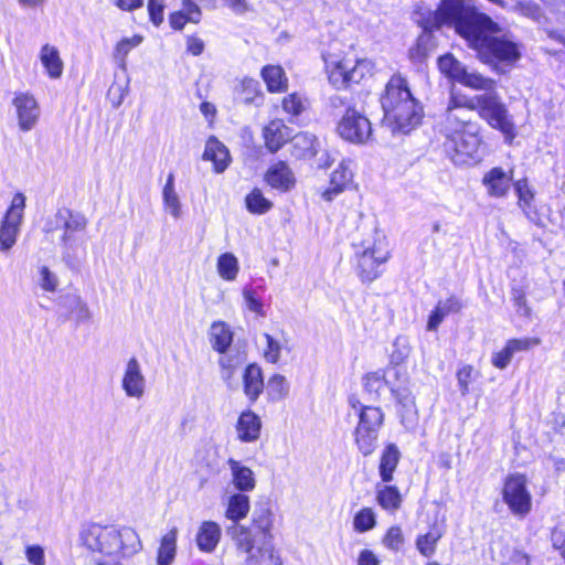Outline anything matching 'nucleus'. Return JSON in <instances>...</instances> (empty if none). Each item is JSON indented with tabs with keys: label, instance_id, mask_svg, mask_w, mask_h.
Segmentation results:
<instances>
[{
	"label": "nucleus",
	"instance_id": "603ef678",
	"mask_svg": "<svg viewBox=\"0 0 565 565\" xmlns=\"http://www.w3.org/2000/svg\"><path fill=\"white\" fill-rule=\"evenodd\" d=\"M252 524L263 533V541H271L273 514L269 509L262 510L254 516Z\"/></svg>",
	"mask_w": 565,
	"mask_h": 565
},
{
	"label": "nucleus",
	"instance_id": "13d9d810",
	"mask_svg": "<svg viewBox=\"0 0 565 565\" xmlns=\"http://www.w3.org/2000/svg\"><path fill=\"white\" fill-rule=\"evenodd\" d=\"M508 340L512 344L515 353L530 351L542 343V340L539 337L510 338Z\"/></svg>",
	"mask_w": 565,
	"mask_h": 565
},
{
	"label": "nucleus",
	"instance_id": "7c9ffc66",
	"mask_svg": "<svg viewBox=\"0 0 565 565\" xmlns=\"http://www.w3.org/2000/svg\"><path fill=\"white\" fill-rule=\"evenodd\" d=\"M178 534V527L173 526L160 537L156 555L157 565H171L174 562Z\"/></svg>",
	"mask_w": 565,
	"mask_h": 565
},
{
	"label": "nucleus",
	"instance_id": "c9c22d12",
	"mask_svg": "<svg viewBox=\"0 0 565 565\" xmlns=\"http://www.w3.org/2000/svg\"><path fill=\"white\" fill-rule=\"evenodd\" d=\"M379 434L380 431L375 430H365L362 428H354L353 430V440L354 445L356 446L359 452L363 457H369L377 448V441H379Z\"/></svg>",
	"mask_w": 565,
	"mask_h": 565
},
{
	"label": "nucleus",
	"instance_id": "2f4dec72",
	"mask_svg": "<svg viewBox=\"0 0 565 565\" xmlns=\"http://www.w3.org/2000/svg\"><path fill=\"white\" fill-rule=\"evenodd\" d=\"M280 107L289 122H295L307 109V98L298 92L286 94L280 100Z\"/></svg>",
	"mask_w": 565,
	"mask_h": 565
},
{
	"label": "nucleus",
	"instance_id": "8fccbe9b",
	"mask_svg": "<svg viewBox=\"0 0 565 565\" xmlns=\"http://www.w3.org/2000/svg\"><path fill=\"white\" fill-rule=\"evenodd\" d=\"M511 300L519 315L526 319L532 318L533 311L527 302L526 291L523 287L518 286L511 288Z\"/></svg>",
	"mask_w": 565,
	"mask_h": 565
},
{
	"label": "nucleus",
	"instance_id": "9d476101",
	"mask_svg": "<svg viewBox=\"0 0 565 565\" xmlns=\"http://www.w3.org/2000/svg\"><path fill=\"white\" fill-rule=\"evenodd\" d=\"M236 547L246 555V565H282V559L275 552L271 541L257 543L247 527H242L236 536Z\"/></svg>",
	"mask_w": 565,
	"mask_h": 565
},
{
	"label": "nucleus",
	"instance_id": "e433bc0d",
	"mask_svg": "<svg viewBox=\"0 0 565 565\" xmlns=\"http://www.w3.org/2000/svg\"><path fill=\"white\" fill-rule=\"evenodd\" d=\"M391 393L395 398L401 416L416 413L415 396L411 388L407 386V383H398V385H393L391 387Z\"/></svg>",
	"mask_w": 565,
	"mask_h": 565
},
{
	"label": "nucleus",
	"instance_id": "4d7b16f0",
	"mask_svg": "<svg viewBox=\"0 0 565 565\" xmlns=\"http://www.w3.org/2000/svg\"><path fill=\"white\" fill-rule=\"evenodd\" d=\"M243 296L246 306L250 311L255 312L258 317H264L266 315L263 301L253 288H245L243 290Z\"/></svg>",
	"mask_w": 565,
	"mask_h": 565
},
{
	"label": "nucleus",
	"instance_id": "e2e57ef3",
	"mask_svg": "<svg viewBox=\"0 0 565 565\" xmlns=\"http://www.w3.org/2000/svg\"><path fill=\"white\" fill-rule=\"evenodd\" d=\"M25 556L33 565H45L44 551L40 545H30L25 548Z\"/></svg>",
	"mask_w": 565,
	"mask_h": 565
},
{
	"label": "nucleus",
	"instance_id": "ea45409f",
	"mask_svg": "<svg viewBox=\"0 0 565 565\" xmlns=\"http://www.w3.org/2000/svg\"><path fill=\"white\" fill-rule=\"evenodd\" d=\"M217 273L226 281L236 279L239 266L238 260L232 253H223L217 258Z\"/></svg>",
	"mask_w": 565,
	"mask_h": 565
},
{
	"label": "nucleus",
	"instance_id": "09e8293b",
	"mask_svg": "<svg viewBox=\"0 0 565 565\" xmlns=\"http://www.w3.org/2000/svg\"><path fill=\"white\" fill-rule=\"evenodd\" d=\"M514 191L518 196V204L523 210L526 211L531 207L534 201V192L530 188L529 182L525 178L520 179L513 183Z\"/></svg>",
	"mask_w": 565,
	"mask_h": 565
},
{
	"label": "nucleus",
	"instance_id": "9b49d317",
	"mask_svg": "<svg viewBox=\"0 0 565 565\" xmlns=\"http://www.w3.org/2000/svg\"><path fill=\"white\" fill-rule=\"evenodd\" d=\"M337 132L348 142L363 145L372 137V124L355 106H348L337 124Z\"/></svg>",
	"mask_w": 565,
	"mask_h": 565
},
{
	"label": "nucleus",
	"instance_id": "4468645a",
	"mask_svg": "<svg viewBox=\"0 0 565 565\" xmlns=\"http://www.w3.org/2000/svg\"><path fill=\"white\" fill-rule=\"evenodd\" d=\"M427 525V532L416 536L415 546L423 557L430 558L436 554L438 543L446 534L447 519L445 513L438 509L431 516L428 515Z\"/></svg>",
	"mask_w": 565,
	"mask_h": 565
},
{
	"label": "nucleus",
	"instance_id": "f704fd0d",
	"mask_svg": "<svg viewBox=\"0 0 565 565\" xmlns=\"http://www.w3.org/2000/svg\"><path fill=\"white\" fill-rule=\"evenodd\" d=\"M237 94L245 105L260 104L264 93L258 81L253 77H243L237 85Z\"/></svg>",
	"mask_w": 565,
	"mask_h": 565
},
{
	"label": "nucleus",
	"instance_id": "2eb2a0df",
	"mask_svg": "<svg viewBox=\"0 0 565 565\" xmlns=\"http://www.w3.org/2000/svg\"><path fill=\"white\" fill-rule=\"evenodd\" d=\"M264 182L278 193H288L296 189L297 178L284 160L271 163L264 173Z\"/></svg>",
	"mask_w": 565,
	"mask_h": 565
},
{
	"label": "nucleus",
	"instance_id": "69168bd1",
	"mask_svg": "<svg viewBox=\"0 0 565 565\" xmlns=\"http://www.w3.org/2000/svg\"><path fill=\"white\" fill-rule=\"evenodd\" d=\"M441 307L443 310H445V312H447L449 316L452 313H459L463 308V303L460 300V298H458L455 295H451L447 297L444 301H441Z\"/></svg>",
	"mask_w": 565,
	"mask_h": 565
},
{
	"label": "nucleus",
	"instance_id": "5fc2aeb1",
	"mask_svg": "<svg viewBox=\"0 0 565 565\" xmlns=\"http://www.w3.org/2000/svg\"><path fill=\"white\" fill-rule=\"evenodd\" d=\"M164 0H147L149 21L153 26L159 28L164 21Z\"/></svg>",
	"mask_w": 565,
	"mask_h": 565
},
{
	"label": "nucleus",
	"instance_id": "4be33fe9",
	"mask_svg": "<svg viewBox=\"0 0 565 565\" xmlns=\"http://www.w3.org/2000/svg\"><path fill=\"white\" fill-rule=\"evenodd\" d=\"M512 183V171L507 173L501 167H493L482 178V184L490 198H504Z\"/></svg>",
	"mask_w": 565,
	"mask_h": 565
},
{
	"label": "nucleus",
	"instance_id": "0eeeda50",
	"mask_svg": "<svg viewBox=\"0 0 565 565\" xmlns=\"http://www.w3.org/2000/svg\"><path fill=\"white\" fill-rule=\"evenodd\" d=\"M428 23L433 29L454 26L457 33L468 41L476 29L488 25L489 21L484 13L468 11L460 0H441Z\"/></svg>",
	"mask_w": 565,
	"mask_h": 565
},
{
	"label": "nucleus",
	"instance_id": "f8f14e48",
	"mask_svg": "<svg viewBox=\"0 0 565 565\" xmlns=\"http://www.w3.org/2000/svg\"><path fill=\"white\" fill-rule=\"evenodd\" d=\"M25 209V196L17 192L0 224V250H9L17 242Z\"/></svg>",
	"mask_w": 565,
	"mask_h": 565
},
{
	"label": "nucleus",
	"instance_id": "bf43d9fd",
	"mask_svg": "<svg viewBox=\"0 0 565 565\" xmlns=\"http://www.w3.org/2000/svg\"><path fill=\"white\" fill-rule=\"evenodd\" d=\"M447 316L448 313L443 310L441 301H439L428 316L427 331H436Z\"/></svg>",
	"mask_w": 565,
	"mask_h": 565
},
{
	"label": "nucleus",
	"instance_id": "6ab92c4d",
	"mask_svg": "<svg viewBox=\"0 0 565 565\" xmlns=\"http://www.w3.org/2000/svg\"><path fill=\"white\" fill-rule=\"evenodd\" d=\"M289 152L296 161H311L320 151L321 145L317 136L308 131H299L290 139Z\"/></svg>",
	"mask_w": 565,
	"mask_h": 565
},
{
	"label": "nucleus",
	"instance_id": "f257e3e1",
	"mask_svg": "<svg viewBox=\"0 0 565 565\" xmlns=\"http://www.w3.org/2000/svg\"><path fill=\"white\" fill-rule=\"evenodd\" d=\"M437 67L452 84L490 93L473 97L450 93L440 122L445 156L458 167H473L482 161L487 152V142L481 125L468 114L471 111H477L478 116L490 128L499 131L504 142L511 146L518 137V127L508 107L494 92L497 81L478 72H469L451 53L440 55Z\"/></svg>",
	"mask_w": 565,
	"mask_h": 565
},
{
	"label": "nucleus",
	"instance_id": "4c0bfd02",
	"mask_svg": "<svg viewBox=\"0 0 565 565\" xmlns=\"http://www.w3.org/2000/svg\"><path fill=\"white\" fill-rule=\"evenodd\" d=\"M249 508V498L244 493H235L228 499L225 516L233 522H239L247 516Z\"/></svg>",
	"mask_w": 565,
	"mask_h": 565
},
{
	"label": "nucleus",
	"instance_id": "864d4df0",
	"mask_svg": "<svg viewBox=\"0 0 565 565\" xmlns=\"http://www.w3.org/2000/svg\"><path fill=\"white\" fill-rule=\"evenodd\" d=\"M428 38L420 35L408 50V58L414 63H420L428 56Z\"/></svg>",
	"mask_w": 565,
	"mask_h": 565
},
{
	"label": "nucleus",
	"instance_id": "7ed1b4c3",
	"mask_svg": "<svg viewBox=\"0 0 565 565\" xmlns=\"http://www.w3.org/2000/svg\"><path fill=\"white\" fill-rule=\"evenodd\" d=\"M383 122L393 135H408L423 121L424 108L401 73L390 76L380 94Z\"/></svg>",
	"mask_w": 565,
	"mask_h": 565
},
{
	"label": "nucleus",
	"instance_id": "393cba45",
	"mask_svg": "<svg viewBox=\"0 0 565 565\" xmlns=\"http://www.w3.org/2000/svg\"><path fill=\"white\" fill-rule=\"evenodd\" d=\"M235 428L241 441L254 443L260 436L262 419L252 409H245L239 414Z\"/></svg>",
	"mask_w": 565,
	"mask_h": 565
},
{
	"label": "nucleus",
	"instance_id": "774afa93",
	"mask_svg": "<svg viewBox=\"0 0 565 565\" xmlns=\"http://www.w3.org/2000/svg\"><path fill=\"white\" fill-rule=\"evenodd\" d=\"M225 2L235 13L242 14L248 10L246 0H225Z\"/></svg>",
	"mask_w": 565,
	"mask_h": 565
},
{
	"label": "nucleus",
	"instance_id": "ddd939ff",
	"mask_svg": "<svg viewBox=\"0 0 565 565\" xmlns=\"http://www.w3.org/2000/svg\"><path fill=\"white\" fill-rule=\"evenodd\" d=\"M393 372L394 379L397 383H408L409 376L406 367L401 362H394L393 359L385 369L367 372L362 377L363 390L373 401H379L381 392L388 384L386 373Z\"/></svg>",
	"mask_w": 565,
	"mask_h": 565
},
{
	"label": "nucleus",
	"instance_id": "680f3d73",
	"mask_svg": "<svg viewBox=\"0 0 565 565\" xmlns=\"http://www.w3.org/2000/svg\"><path fill=\"white\" fill-rule=\"evenodd\" d=\"M40 276V286L43 290L54 292L57 289V278L50 271L46 266L41 267Z\"/></svg>",
	"mask_w": 565,
	"mask_h": 565
},
{
	"label": "nucleus",
	"instance_id": "a878e982",
	"mask_svg": "<svg viewBox=\"0 0 565 565\" xmlns=\"http://www.w3.org/2000/svg\"><path fill=\"white\" fill-rule=\"evenodd\" d=\"M202 159L213 163L215 173L224 172L231 163L230 151L216 137L211 136L206 140Z\"/></svg>",
	"mask_w": 565,
	"mask_h": 565
},
{
	"label": "nucleus",
	"instance_id": "6e6552de",
	"mask_svg": "<svg viewBox=\"0 0 565 565\" xmlns=\"http://www.w3.org/2000/svg\"><path fill=\"white\" fill-rule=\"evenodd\" d=\"M391 257L388 243L382 238L373 239L362 250L355 252L354 271L363 284H370L383 275Z\"/></svg>",
	"mask_w": 565,
	"mask_h": 565
},
{
	"label": "nucleus",
	"instance_id": "79ce46f5",
	"mask_svg": "<svg viewBox=\"0 0 565 565\" xmlns=\"http://www.w3.org/2000/svg\"><path fill=\"white\" fill-rule=\"evenodd\" d=\"M217 363L220 366L221 379L224 381L227 387H232L236 373L241 366L238 358L234 355L222 354Z\"/></svg>",
	"mask_w": 565,
	"mask_h": 565
},
{
	"label": "nucleus",
	"instance_id": "de8ad7c7",
	"mask_svg": "<svg viewBox=\"0 0 565 565\" xmlns=\"http://www.w3.org/2000/svg\"><path fill=\"white\" fill-rule=\"evenodd\" d=\"M477 375L478 372L471 364H462L458 367L456 372V379L462 396H466L470 393L471 384L473 383Z\"/></svg>",
	"mask_w": 565,
	"mask_h": 565
},
{
	"label": "nucleus",
	"instance_id": "b1692460",
	"mask_svg": "<svg viewBox=\"0 0 565 565\" xmlns=\"http://www.w3.org/2000/svg\"><path fill=\"white\" fill-rule=\"evenodd\" d=\"M259 75L269 94H284L289 88V78L279 64H266L260 68Z\"/></svg>",
	"mask_w": 565,
	"mask_h": 565
},
{
	"label": "nucleus",
	"instance_id": "c85d7f7f",
	"mask_svg": "<svg viewBox=\"0 0 565 565\" xmlns=\"http://www.w3.org/2000/svg\"><path fill=\"white\" fill-rule=\"evenodd\" d=\"M234 333L231 327L222 320L212 322L209 332V340L214 351L225 354L231 348Z\"/></svg>",
	"mask_w": 565,
	"mask_h": 565
},
{
	"label": "nucleus",
	"instance_id": "dca6fc26",
	"mask_svg": "<svg viewBox=\"0 0 565 565\" xmlns=\"http://www.w3.org/2000/svg\"><path fill=\"white\" fill-rule=\"evenodd\" d=\"M349 406L356 412L358 424L355 428L380 431L384 425L385 415L381 407L364 405L356 394L348 398Z\"/></svg>",
	"mask_w": 565,
	"mask_h": 565
},
{
	"label": "nucleus",
	"instance_id": "473e14b6",
	"mask_svg": "<svg viewBox=\"0 0 565 565\" xmlns=\"http://www.w3.org/2000/svg\"><path fill=\"white\" fill-rule=\"evenodd\" d=\"M228 466L232 471L233 483L242 492L254 490L256 486L254 472L250 468L241 465L237 460L230 459Z\"/></svg>",
	"mask_w": 565,
	"mask_h": 565
},
{
	"label": "nucleus",
	"instance_id": "1a4fd4ad",
	"mask_svg": "<svg viewBox=\"0 0 565 565\" xmlns=\"http://www.w3.org/2000/svg\"><path fill=\"white\" fill-rule=\"evenodd\" d=\"M501 497L510 513L516 519H525L533 510V498L525 473L507 475L502 482Z\"/></svg>",
	"mask_w": 565,
	"mask_h": 565
},
{
	"label": "nucleus",
	"instance_id": "20e7f679",
	"mask_svg": "<svg viewBox=\"0 0 565 565\" xmlns=\"http://www.w3.org/2000/svg\"><path fill=\"white\" fill-rule=\"evenodd\" d=\"M323 73L334 90H353L365 86L374 76L375 63L358 55L353 47L321 55Z\"/></svg>",
	"mask_w": 565,
	"mask_h": 565
},
{
	"label": "nucleus",
	"instance_id": "c756f323",
	"mask_svg": "<svg viewBox=\"0 0 565 565\" xmlns=\"http://www.w3.org/2000/svg\"><path fill=\"white\" fill-rule=\"evenodd\" d=\"M145 379L136 358L129 359L122 377V388L128 396L140 397L143 393Z\"/></svg>",
	"mask_w": 565,
	"mask_h": 565
},
{
	"label": "nucleus",
	"instance_id": "f3484780",
	"mask_svg": "<svg viewBox=\"0 0 565 565\" xmlns=\"http://www.w3.org/2000/svg\"><path fill=\"white\" fill-rule=\"evenodd\" d=\"M12 104L15 107L20 129L22 131L31 130L40 117L39 104L34 96L28 92L17 93Z\"/></svg>",
	"mask_w": 565,
	"mask_h": 565
},
{
	"label": "nucleus",
	"instance_id": "aec40b11",
	"mask_svg": "<svg viewBox=\"0 0 565 565\" xmlns=\"http://www.w3.org/2000/svg\"><path fill=\"white\" fill-rule=\"evenodd\" d=\"M243 392L249 402L254 404L265 391L264 373L256 363H248L242 372Z\"/></svg>",
	"mask_w": 565,
	"mask_h": 565
},
{
	"label": "nucleus",
	"instance_id": "49530a36",
	"mask_svg": "<svg viewBox=\"0 0 565 565\" xmlns=\"http://www.w3.org/2000/svg\"><path fill=\"white\" fill-rule=\"evenodd\" d=\"M174 177L173 173H170L167 178L166 184L163 186L162 195L164 206L170 211V213L178 217L181 212V205L178 198V194L174 191Z\"/></svg>",
	"mask_w": 565,
	"mask_h": 565
},
{
	"label": "nucleus",
	"instance_id": "39448f33",
	"mask_svg": "<svg viewBox=\"0 0 565 565\" xmlns=\"http://www.w3.org/2000/svg\"><path fill=\"white\" fill-rule=\"evenodd\" d=\"M489 24L476 29L467 41L470 49L477 52L479 60L484 63H514L521 57L519 45L504 36H498L501 31L488 15Z\"/></svg>",
	"mask_w": 565,
	"mask_h": 565
},
{
	"label": "nucleus",
	"instance_id": "58836bf2",
	"mask_svg": "<svg viewBox=\"0 0 565 565\" xmlns=\"http://www.w3.org/2000/svg\"><path fill=\"white\" fill-rule=\"evenodd\" d=\"M245 206L250 214L263 215L269 212L274 204L259 188H253L245 196Z\"/></svg>",
	"mask_w": 565,
	"mask_h": 565
},
{
	"label": "nucleus",
	"instance_id": "412c9836",
	"mask_svg": "<svg viewBox=\"0 0 565 565\" xmlns=\"http://www.w3.org/2000/svg\"><path fill=\"white\" fill-rule=\"evenodd\" d=\"M182 9L171 11L168 22L172 31L182 32L188 23L198 24L202 20V10L193 0H182Z\"/></svg>",
	"mask_w": 565,
	"mask_h": 565
},
{
	"label": "nucleus",
	"instance_id": "6e6d98bb",
	"mask_svg": "<svg viewBox=\"0 0 565 565\" xmlns=\"http://www.w3.org/2000/svg\"><path fill=\"white\" fill-rule=\"evenodd\" d=\"M264 338L266 340V347L264 349L263 356L266 362L277 364L280 360L281 345L269 333H265Z\"/></svg>",
	"mask_w": 565,
	"mask_h": 565
},
{
	"label": "nucleus",
	"instance_id": "a18cd8bd",
	"mask_svg": "<svg viewBox=\"0 0 565 565\" xmlns=\"http://www.w3.org/2000/svg\"><path fill=\"white\" fill-rule=\"evenodd\" d=\"M381 543L391 552H399L405 544L402 526L397 524L388 526L382 536Z\"/></svg>",
	"mask_w": 565,
	"mask_h": 565
},
{
	"label": "nucleus",
	"instance_id": "bb28decb",
	"mask_svg": "<svg viewBox=\"0 0 565 565\" xmlns=\"http://www.w3.org/2000/svg\"><path fill=\"white\" fill-rule=\"evenodd\" d=\"M222 536V529L214 521H203L198 527L195 543L199 551L212 553L217 547Z\"/></svg>",
	"mask_w": 565,
	"mask_h": 565
},
{
	"label": "nucleus",
	"instance_id": "cd10ccee",
	"mask_svg": "<svg viewBox=\"0 0 565 565\" xmlns=\"http://www.w3.org/2000/svg\"><path fill=\"white\" fill-rule=\"evenodd\" d=\"M57 218L63 221L64 233L61 237L63 244L67 245L77 232H83L86 228L87 220L78 212L70 209L60 210L56 214Z\"/></svg>",
	"mask_w": 565,
	"mask_h": 565
},
{
	"label": "nucleus",
	"instance_id": "423d86ee",
	"mask_svg": "<svg viewBox=\"0 0 565 565\" xmlns=\"http://www.w3.org/2000/svg\"><path fill=\"white\" fill-rule=\"evenodd\" d=\"M402 458L399 448L394 443L384 445L379 458V476L381 484L375 488V500L379 507L388 514L401 510L404 498L399 488L391 484Z\"/></svg>",
	"mask_w": 565,
	"mask_h": 565
},
{
	"label": "nucleus",
	"instance_id": "37998d69",
	"mask_svg": "<svg viewBox=\"0 0 565 565\" xmlns=\"http://www.w3.org/2000/svg\"><path fill=\"white\" fill-rule=\"evenodd\" d=\"M143 41L140 34H134L130 38H122L114 47V58L120 65H125L128 54Z\"/></svg>",
	"mask_w": 565,
	"mask_h": 565
},
{
	"label": "nucleus",
	"instance_id": "f03ea898",
	"mask_svg": "<svg viewBox=\"0 0 565 565\" xmlns=\"http://www.w3.org/2000/svg\"><path fill=\"white\" fill-rule=\"evenodd\" d=\"M79 545L94 565H124V559L142 548L139 534L132 527L99 523H88L81 530Z\"/></svg>",
	"mask_w": 565,
	"mask_h": 565
},
{
	"label": "nucleus",
	"instance_id": "5701e85b",
	"mask_svg": "<svg viewBox=\"0 0 565 565\" xmlns=\"http://www.w3.org/2000/svg\"><path fill=\"white\" fill-rule=\"evenodd\" d=\"M353 182V173L343 162L331 172L328 186L321 192V198L332 202L338 195L345 192Z\"/></svg>",
	"mask_w": 565,
	"mask_h": 565
},
{
	"label": "nucleus",
	"instance_id": "052dcab7",
	"mask_svg": "<svg viewBox=\"0 0 565 565\" xmlns=\"http://www.w3.org/2000/svg\"><path fill=\"white\" fill-rule=\"evenodd\" d=\"M205 49L204 41L196 34H190L185 38V52L192 56H200Z\"/></svg>",
	"mask_w": 565,
	"mask_h": 565
},
{
	"label": "nucleus",
	"instance_id": "a19ab883",
	"mask_svg": "<svg viewBox=\"0 0 565 565\" xmlns=\"http://www.w3.org/2000/svg\"><path fill=\"white\" fill-rule=\"evenodd\" d=\"M288 392L289 386L284 375L275 373L271 376H269L266 386V394L268 401L276 402L284 399L288 395Z\"/></svg>",
	"mask_w": 565,
	"mask_h": 565
},
{
	"label": "nucleus",
	"instance_id": "c03bdc74",
	"mask_svg": "<svg viewBox=\"0 0 565 565\" xmlns=\"http://www.w3.org/2000/svg\"><path fill=\"white\" fill-rule=\"evenodd\" d=\"M376 526V515L371 507H363L353 516V529L358 533H365Z\"/></svg>",
	"mask_w": 565,
	"mask_h": 565
},
{
	"label": "nucleus",
	"instance_id": "338daca9",
	"mask_svg": "<svg viewBox=\"0 0 565 565\" xmlns=\"http://www.w3.org/2000/svg\"><path fill=\"white\" fill-rule=\"evenodd\" d=\"M114 4L121 11L132 12L142 7L143 0H115Z\"/></svg>",
	"mask_w": 565,
	"mask_h": 565
},
{
	"label": "nucleus",
	"instance_id": "3c124183",
	"mask_svg": "<svg viewBox=\"0 0 565 565\" xmlns=\"http://www.w3.org/2000/svg\"><path fill=\"white\" fill-rule=\"evenodd\" d=\"M514 354L515 352L512 344L507 340L499 351L492 353L491 364L498 370H504L511 363Z\"/></svg>",
	"mask_w": 565,
	"mask_h": 565
},
{
	"label": "nucleus",
	"instance_id": "a211bd4d",
	"mask_svg": "<svg viewBox=\"0 0 565 565\" xmlns=\"http://www.w3.org/2000/svg\"><path fill=\"white\" fill-rule=\"evenodd\" d=\"M290 128L280 118L269 120L262 129L264 146L270 153H277L290 142Z\"/></svg>",
	"mask_w": 565,
	"mask_h": 565
},
{
	"label": "nucleus",
	"instance_id": "72a5a7b5",
	"mask_svg": "<svg viewBox=\"0 0 565 565\" xmlns=\"http://www.w3.org/2000/svg\"><path fill=\"white\" fill-rule=\"evenodd\" d=\"M40 60L49 77L60 78L63 73V61L56 47L44 44L40 52Z\"/></svg>",
	"mask_w": 565,
	"mask_h": 565
},
{
	"label": "nucleus",
	"instance_id": "0e129e2a",
	"mask_svg": "<svg viewBox=\"0 0 565 565\" xmlns=\"http://www.w3.org/2000/svg\"><path fill=\"white\" fill-rule=\"evenodd\" d=\"M356 565H381V559L372 550L363 548L358 554Z\"/></svg>",
	"mask_w": 565,
	"mask_h": 565
}]
</instances>
